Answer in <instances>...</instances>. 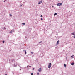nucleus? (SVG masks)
<instances>
[{
    "label": "nucleus",
    "mask_w": 75,
    "mask_h": 75,
    "mask_svg": "<svg viewBox=\"0 0 75 75\" xmlns=\"http://www.w3.org/2000/svg\"><path fill=\"white\" fill-rule=\"evenodd\" d=\"M5 75H7V74H5Z\"/></svg>",
    "instance_id": "obj_31"
},
{
    "label": "nucleus",
    "mask_w": 75,
    "mask_h": 75,
    "mask_svg": "<svg viewBox=\"0 0 75 75\" xmlns=\"http://www.w3.org/2000/svg\"><path fill=\"white\" fill-rule=\"evenodd\" d=\"M55 15H57V13H55V14H54V16H55Z\"/></svg>",
    "instance_id": "obj_7"
},
{
    "label": "nucleus",
    "mask_w": 75,
    "mask_h": 75,
    "mask_svg": "<svg viewBox=\"0 0 75 75\" xmlns=\"http://www.w3.org/2000/svg\"><path fill=\"white\" fill-rule=\"evenodd\" d=\"M9 15L10 17H12V15H11V14H10Z\"/></svg>",
    "instance_id": "obj_10"
},
{
    "label": "nucleus",
    "mask_w": 75,
    "mask_h": 75,
    "mask_svg": "<svg viewBox=\"0 0 75 75\" xmlns=\"http://www.w3.org/2000/svg\"><path fill=\"white\" fill-rule=\"evenodd\" d=\"M42 15H41V17H42Z\"/></svg>",
    "instance_id": "obj_22"
},
{
    "label": "nucleus",
    "mask_w": 75,
    "mask_h": 75,
    "mask_svg": "<svg viewBox=\"0 0 75 75\" xmlns=\"http://www.w3.org/2000/svg\"><path fill=\"white\" fill-rule=\"evenodd\" d=\"M6 1V0H5V1H4V3Z\"/></svg>",
    "instance_id": "obj_19"
},
{
    "label": "nucleus",
    "mask_w": 75,
    "mask_h": 75,
    "mask_svg": "<svg viewBox=\"0 0 75 75\" xmlns=\"http://www.w3.org/2000/svg\"><path fill=\"white\" fill-rule=\"evenodd\" d=\"M71 65H74V63H72L71 64Z\"/></svg>",
    "instance_id": "obj_8"
},
{
    "label": "nucleus",
    "mask_w": 75,
    "mask_h": 75,
    "mask_svg": "<svg viewBox=\"0 0 75 75\" xmlns=\"http://www.w3.org/2000/svg\"><path fill=\"white\" fill-rule=\"evenodd\" d=\"M29 67H31V66H30Z\"/></svg>",
    "instance_id": "obj_30"
},
{
    "label": "nucleus",
    "mask_w": 75,
    "mask_h": 75,
    "mask_svg": "<svg viewBox=\"0 0 75 75\" xmlns=\"http://www.w3.org/2000/svg\"><path fill=\"white\" fill-rule=\"evenodd\" d=\"M59 40H58L57 41V44L58 45V44H59Z\"/></svg>",
    "instance_id": "obj_5"
},
{
    "label": "nucleus",
    "mask_w": 75,
    "mask_h": 75,
    "mask_svg": "<svg viewBox=\"0 0 75 75\" xmlns=\"http://www.w3.org/2000/svg\"><path fill=\"white\" fill-rule=\"evenodd\" d=\"M71 58H72V57H73V56H71Z\"/></svg>",
    "instance_id": "obj_27"
},
{
    "label": "nucleus",
    "mask_w": 75,
    "mask_h": 75,
    "mask_svg": "<svg viewBox=\"0 0 75 75\" xmlns=\"http://www.w3.org/2000/svg\"><path fill=\"white\" fill-rule=\"evenodd\" d=\"M41 20H42V18H41Z\"/></svg>",
    "instance_id": "obj_26"
},
{
    "label": "nucleus",
    "mask_w": 75,
    "mask_h": 75,
    "mask_svg": "<svg viewBox=\"0 0 75 75\" xmlns=\"http://www.w3.org/2000/svg\"><path fill=\"white\" fill-rule=\"evenodd\" d=\"M14 30H11V32H14Z\"/></svg>",
    "instance_id": "obj_9"
},
{
    "label": "nucleus",
    "mask_w": 75,
    "mask_h": 75,
    "mask_svg": "<svg viewBox=\"0 0 75 75\" xmlns=\"http://www.w3.org/2000/svg\"><path fill=\"white\" fill-rule=\"evenodd\" d=\"M4 30H6V28L4 27Z\"/></svg>",
    "instance_id": "obj_20"
},
{
    "label": "nucleus",
    "mask_w": 75,
    "mask_h": 75,
    "mask_svg": "<svg viewBox=\"0 0 75 75\" xmlns=\"http://www.w3.org/2000/svg\"><path fill=\"white\" fill-rule=\"evenodd\" d=\"M4 43V41H3V43Z\"/></svg>",
    "instance_id": "obj_21"
},
{
    "label": "nucleus",
    "mask_w": 75,
    "mask_h": 75,
    "mask_svg": "<svg viewBox=\"0 0 75 75\" xmlns=\"http://www.w3.org/2000/svg\"><path fill=\"white\" fill-rule=\"evenodd\" d=\"M74 38H75V36H74Z\"/></svg>",
    "instance_id": "obj_23"
},
{
    "label": "nucleus",
    "mask_w": 75,
    "mask_h": 75,
    "mask_svg": "<svg viewBox=\"0 0 75 75\" xmlns=\"http://www.w3.org/2000/svg\"><path fill=\"white\" fill-rule=\"evenodd\" d=\"M73 56H74V55H73Z\"/></svg>",
    "instance_id": "obj_32"
},
{
    "label": "nucleus",
    "mask_w": 75,
    "mask_h": 75,
    "mask_svg": "<svg viewBox=\"0 0 75 75\" xmlns=\"http://www.w3.org/2000/svg\"><path fill=\"white\" fill-rule=\"evenodd\" d=\"M64 65L65 67H66V64H64Z\"/></svg>",
    "instance_id": "obj_14"
},
{
    "label": "nucleus",
    "mask_w": 75,
    "mask_h": 75,
    "mask_svg": "<svg viewBox=\"0 0 75 75\" xmlns=\"http://www.w3.org/2000/svg\"><path fill=\"white\" fill-rule=\"evenodd\" d=\"M66 59H68V58H67V57H66Z\"/></svg>",
    "instance_id": "obj_24"
},
{
    "label": "nucleus",
    "mask_w": 75,
    "mask_h": 75,
    "mask_svg": "<svg viewBox=\"0 0 75 75\" xmlns=\"http://www.w3.org/2000/svg\"><path fill=\"white\" fill-rule=\"evenodd\" d=\"M33 70H34V68H33Z\"/></svg>",
    "instance_id": "obj_18"
},
{
    "label": "nucleus",
    "mask_w": 75,
    "mask_h": 75,
    "mask_svg": "<svg viewBox=\"0 0 75 75\" xmlns=\"http://www.w3.org/2000/svg\"><path fill=\"white\" fill-rule=\"evenodd\" d=\"M38 71L39 72H41V68H40L38 70Z\"/></svg>",
    "instance_id": "obj_4"
},
{
    "label": "nucleus",
    "mask_w": 75,
    "mask_h": 75,
    "mask_svg": "<svg viewBox=\"0 0 75 75\" xmlns=\"http://www.w3.org/2000/svg\"><path fill=\"white\" fill-rule=\"evenodd\" d=\"M31 75H34V74L33 73H31Z\"/></svg>",
    "instance_id": "obj_16"
},
{
    "label": "nucleus",
    "mask_w": 75,
    "mask_h": 75,
    "mask_svg": "<svg viewBox=\"0 0 75 75\" xmlns=\"http://www.w3.org/2000/svg\"><path fill=\"white\" fill-rule=\"evenodd\" d=\"M20 7H22V5H21L20 6Z\"/></svg>",
    "instance_id": "obj_17"
},
{
    "label": "nucleus",
    "mask_w": 75,
    "mask_h": 75,
    "mask_svg": "<svg viewBox=\"0 0 75 75\" xmlns=\"http://www.w3.org/2000/svg\"><path fill=\"white\" fill-rule=\"evenodd\" d=\"M31 53L32 54H33V52H31Z\"/></svg>",
    "instance_id": "obj_15"
},
{
    "label": "nucleus",
    "mask_w": 75,
    "mask_h": 75,
    "mask_svg": "<svg viewBox=\"0 0 75 75\" xmlns=\"http://www.w3.org/2000/svg\"><path fill=\"white\" fill-rule=\"evenodd\" d=\"M42 3V1H39V2L38 3V4H41V3Z\"/></svg>",
    "instance_id": "obj_3"
},
{
    "label": "nucleus",
    "mask_w": 75,
    "mask_h": 75,
    "mask_svg": "<svg viewBox=\"0 0 75 75\" xmlns=\"http://www.w3.org/2000/svg\"><path fill=\"white\" fill-rule=\"evenodd\" d=\"M62 5V3H58L57 4V6H61Z\"/></svg>",
    "instance_id": "obj_2"
},
{
    "label": "nucleus",
    "mask_w": 75,
    "mask_h": 75,
    "mask_svg": "<svg viewBox=\"0 0 75 75\" xmlns=\"http://www.w3.org/2000/svg\"><path fill=\"white\" fill-rule=\"evenodd\" d=\"M28 66H27V67H26L27 68H28Z\"/></svg>",
    "instance_id": "obj_25"
},
{
    "label": "nucleus",
    "mask_w": 75,
    "mask_h": 75,
    "mask_svg": "<svg viewBox=\"0 0 75 75\" xmlns=\"http://www.w3.org/2000/svg\"><path fill=\"white\" fill-rule=\"evenodd\" d=\"M72 35H75V34L74 33H72Z\"/></svg>",
    "instance_id": "obj_6"
},
{
    "label": "nucleus",
    "mask_w": 75,
    "mask_h": 75,
    "mask_svg": "<svg viewBox=\"0 0 75 75\" xmlns=\"http://www.w3.org/2000/svg\"><path fill=\"white\" fill-rule=\"evenodd\" d=\"M51 7H53V6H51Z\"/></svg>",
    "instance_id": "obj_28"
},
{
    "label": "nucleus",
    "mask_w": 75,
    "mask_h": 75,
    "mask_svg": "<svg viewBox=\"0 0 75 75\" xmlns=\"http://www.w3.org/2000/svg\"><path fill=\"white\" fill-rule=\"evenodd\" d=\"M37 75H39L40 74V73H37Z\"/></svg>",
    "instance_id": "obj_13"
},
{
    "label": "nucleus",
    "mask_w": 75,
    "mask_h": 75,
    "mask_svg": "<svg viewBox=\"0 0 75 75\" xmlns=\"http://www.w3.org/2000/svg\"><path fill=\"white\" fill-rule=\"evenodd\" d=\"M25 54H27V52H26V51H25Z\"/></svg>",
    "instance_id": "obj_12"
},
{
    "label": "nucleus",
    "mask_w": 75,
    "mask_h": 75,
    "mask_svg": "<svg viewBox=\"0 0 75 75\" xmlns=\"http://www.w3.org/2000/svg\"><path fill=\"white\" fill-rule=\"evenodd\" d=\"M51 63H49V64L48 65V68H51Z\"/></svg>",
    "instance_id": "obj_1"
},
{
    "label": "nucleus",
    "mask_w": 75,
    "mask_h": 75,
    "mask_svg": "<svg viewBox=\"0 0 75 75\" xmlns=\"http://www.w3.org/2000/svg\"><path fill=\"white\" fill-rule=\"evenodd\" d=\"M22 24H23V25H25V23H22Z\"/></svg>",
    "instance_id": "obj_11"
},
{
    "label": "nucleus",
    "mask_w": 75,
    "mask_h": 75,
    "mask_svg": "<svg viewBox=\"0 0 75 75\" xmlns=\"http://www.w3.org/2000/svg\"><path fill=\"white\" fill-rule=\"evenodd\" d=\"M10 33H11L12 32H10Z\"/></svg>",
    "instance_id": "obj_29"
}]
</instances>
